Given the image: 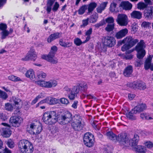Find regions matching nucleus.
Wrapping results in <instances>:
<instances>
[{
    "label": "nucleus",
    "instance_id": "f257e3e1",
    "mask_svg": "<svg viewBox=\"0 0 153 153\" xmlns=\"http://www.w3.org/2000/svg\"><path fill=\"white\" fill-rule=\"evenodd\" d=\"M139 41L137 39H134L131 36H128L122 41L119 42V43L120 45L123 44H126L121 47V50L125 51L128 50L134 46Z\"/></svg>",
    "mask_w": 153,
    "mask_h": 153
},
{
    "label": "nucleus",
    "instance_id": "f03ea898",
    "mask_svg": "<svg viewBox=\"0 0 153 153\" xmlns=\"http://www.w3.org/2000/svg\"><path fill=\"white\" fill-rule=\"evenodd\" d=\"M18 147L19 150L22 153H32L34 150L31 143L25 139L19 142Z\"/></svg>",
    "mask_w": 153,
    "mask_h": 153
},
{
    "label": "nucleus",
    "instance_id": "7ed1b4c3",
    "mask_svg": "<svg viewBox=\"0 0 153 153\" xmlns=\"http://www.w3.org/2000/svg\"><path fill=\"white\" fill-rule=\"evenodd\" d=\"M57 116L56 111H48L44 114L42 119L45 124L52 125L55 124L57 121Z\"/></svg>",
    "mask_w": 153,
    "mask_h": 153
},
{
    "label": "nucleus",
    "instance_id": "20e7f679",
    "mask_svg": "<svg viewBox=\"0 0 153 153\" xmlns=\"http://www.w3.org/2000/svg\"><path fill=\"white\" fill-rule=\"evenodd\" d=\"M58 117V122L61 124L65 125L68 124L73 120V117L71 113L68 111L62 110L61 114Z\"/></svg>",
    "mask_w": 153,
    "mask_h": 153
},
{
    "label": "nucleus",
    "instance_id": "39448f33",
    "mask_svg": "<svg viewBox=\"0 0 153 153\" xmlns=\"http://www.w3.org/2000/svg\"><path fill=\"white\" fill-rule=\"evenodd\" d=\"M71 124V127L75 131H81L84 126L82 119L79 116L76 115L73 117V120Z\"/></svg>",
    "mask_w": 153,
    "mask_h": 153
},
{
    "label": "nucleus",
    "instance_id": "423d86ee",
    "mask_svg": "<svg viewBox=\"0 0 153 153\" xmlns=\"http://www.w3.org/2000/svg\"><path fill=\"white\" fill-rule=\"evenodd\" d=\"M146 45L144 41L141 40L135 47V50L137 52V56L139 59H142L146 54V52L144 49Z\"/></svg>",
    "mask_w": 153,
    "mask_h": 153
},
{
    "label": "nucleus",
    "instance_id": "0eeeda50",
    "mask_svg": "<svg viewBox=\"0 0 153 153\" xmlns=\"http://www.w3.org/2000/svg\"><path fill=\"white\" fill-rule=\"evenodd\" d=\"M57 48L55 46H53L51 48V50L48 55H42L41 56V58L45 59L49 62L54 63L56 62L53 58L55 54L57 51Z\"/></svg>",
    "mask_w": 153,
    "mask_h": 153
},
{
    "label": "nucleus",
    "instance_id": "6e6552de",
    "mask_svg": "<svg viewBox=\"0 0 153 153\" xmlns=\"http://www.w3.org/2000/svg\"><path fill=\"white\" fill-rule=\"evenodd\" d=\"M83 139L84 143L86 146L90 147L93 145L94 139L93 135L91 133L87 132L85 133Z\"/></svg>",
    "mask_w": 153,
    "mask_h": 153
},
{
    "label": "nucleus",
    "instance_id": "1a4fd4ad",
    "mask_svg": "<svg viewBox=\"0 0 153 153\" xmlns=\"http://www.w3.org/2000/svg\"><path fill=\"white\" fill-rule=\"evenodd\" d=\"M119 143L123 145L128 147L130 145L129 138L126 133H121L118 135L117 140Z\"/></svg>",
    "mask_w": 153,
    "mask_h": 153
},
{
    "label": "nucleus",
    "instance_id": "9d476101",
    "mask_svg": "<svg viewBox=\"0 0 153 153\" xmlns=\"http://www.w3.org/2000/svg\"><path fill=\"white\" fill-rule=\"evenodd\" d=\"M29 127L33 134H39L42 130V124L39 122L33 123L29 125Z\"/></svg>",
    "mask_w": 153,
    "mask_h": 153
},
{
    "label": "nucleus",
    "instance_id": "9b49d317",
    "mask_svg": "<svg viewBox=\"0 0 153 153\" xmlns=\"http://www.w3.org/2000/svg\"><path fill=\"white\" fill-rule=\"evenodd\" d=\"M36 83L41 86L45 88H50L55 86L57 85V82L54 80L51 79L48 81L39 80Z\"/></svg>",
    "mask_w": 153,
    "mask_h": 153
},
{
    "label": "nucleus",
    "instance_id": "f8f14e48",
    "mask_svg": "<svg viewBox=\"0 0 153 153\" xmlns=\"http://www.w3.org/2000/svg\"><path fill=\"white\" fill-rule=\"evenodd\" d=\"M116 21L120 26H126L128 24V19L126 14H119L117 15Z\"/></svg>",
    "mask_w": 153,
    "mask_h": 153
},
{
    "label": "nucleus",
    "instance_id": "ddd939ff",
    "mask_svg": "<svg viewBox=\"0 0 153 153\" xmlns=\"http://www.w3.org/2000/svg\"><path fill=\"white\" fill-rule=\"evenodd\" d=\"M1 124L4 126L0 129L1 134L4 137H9L11 134V131L10 129V126L5 123H2Z\"/></svg>",
    "mask_w": 153,
    "mask_h": 153
},
{
    "label": "nucleus",
    "instance_id": "4468645a",
    "mask_svg": "<svg viewBox=\"0 0 153 153\" xmlns=\"http://www.w3.org/2000/svg\"><path fill=\"white\" fill-rule=\"evenodd\" d=\"M104 45L107 47H112L116 44V40L113 37L106 36L103 37L102 40Z\"/></svg>",
    "mask_w": 153,
    "mask_h": 153
},
{
    "label": "nucleus",
    "instance_id": "2eb2a0df",
    "mask_svg": "<svg viewBox=\"0 0 153 153\" xmlns=\"http://www.w3.org/2000/svg\"><path fill=\"white\" fill-rule=\"evenodd\" d=\"M114 18L110 16L106 18L105 19L102 20L99 23L94 25V26L95 27L98 28L105 25L106 23L108 24H114Z\"/></svg>",
    "mask_w": 153,
    "mask_h": 153
},
{
    "label": "nucleus",
    "instance_id": "dca6fc26",
    "mask_svg": "<svg viewBox=\"0 0 153 153\" xmlns=\"http://www.w3.org/2000/svg\"><path fill=\"white\" fill-rule=\"evenodd\" d=\"M23 121L22 119L20 117L14 116L10 118V123L13 126L19 127Z\"/></svg>",
    "mask_w": 153,
    "mask_h": 153
},
{
    "label": "nucleus",
    "instance_id": "f3484780",
    "mask_svg": "<svg viewBox=\"0 0 153 153\" xmlns=\"http://www.w3.org/2000/svg\"><path fill=\"white\" fill-rule=\"evenodd\" d=\"M131 86L134 89H138L144 90L146 88V86L145 83L141 81H134L130 84Z\"/></svg>",
    "mask_w": 153,
    "mask_h": 153
},
{
    "label": "nucleus",
    "instance_id": "a211bd4d",
    "mask_svg": "<svg viewBox=\"0 0 153 153\" xmlns=\"http://www.w3.org/2000/svg\"><path fill=\"white\" fill-rule=\"evenodd\" d=\"M37 57V55L35 52L34 49L31 48L27 53L25 57V59L26 60H31L34 61Z\"/></svg>",
    "mask_w": 153,
    "mask_h": 153
},
{
    "label": "nucleus",
    "instance_id": "6ab92c4d",
    "mask_svg": "<svg viewBox=\"0 0 153 153\" xmlns=\"http://www.w3.org/2000/svg\"><path fill=\"white\" fill-rule=\"evenodd\" d=\"M144 15L146 18L151 19L153 18V6H149L144 10Z\"/></svg>",
    "mask_w": 153,
    "mask_h": 153
},
{
    "label": "nucleus",
    "instance_id": "aec40b11",
    "mask_svg": "<svg viewBox=\"0 0 153 153\" xmlns=\"http://www.w3.org/2000/svg\"><path fill=\"white\" fill-rule=\"evenodd\" d=\"M79 93L78 88L74 86L72 88L71 93L68 95V98L70 100H74Z\"/></svg>",
    "mask_w": 153,
    "mask_h": 153
},
{
    "label": "nucleus",
    "instance_id": "412c9836",
    "mask_svg": "<svg viewBox=\"0 0 153 153\" xmlns=\"http://www.w3.org/2000/svg\"><path fill=\"white\" fill-rule=\"evenodd\" d=\"M133 71L132 66L129 65L125 68L123 72V74L126 77H130L132 76Z\"/></svg>",
    "mask_w": 153,
    "mask_h": 153
},
{
    "label": "nucleus",
    "instance_id": "4be33fe9",
    "mask_svg": "<svg viewBox=\"0 0 153 153\" xmlns=\"http://www.w3.org/2000/svg\"><path fill=\"white\" fill-rule=\"evenodd\" d=\"M128 32L127 29H123L117 33L115 37L117 39H120L125 36Z\"/></svg>",
    "mask_w": 153,
    "mask_h": 153
},
{
    "label": "nucleus",
    "instance_id": "5701e85b",
    "mask_svg": "<svg viewBox=\"0 0 153 153\" xmlns=\"http://www.w3.org/2000/svg\"><path fill=\"white\" fill-rule=\"evenodd\" d=\"M139 140V137L137 134H134V137L132 139L129 138V143L130 145L131 146L134 147L137 145L138 142Z\"/></svg>",
    "mask_w": 153,
    "mask_h": 153
},
{
    "label": "nucleus",
    "instance_id": "b1692460",
    "mask_svg": "<svg viewBox=\"0 0 153 153\" xmlns=\"http://www.w3.org/2000/svg\"><path fill=\"white\" fill-rule=\"evenodd\" d=\"M142 13L137 10L133 11L130 14L132 18L138 19H140L142 18Z\"/></svg>",
    "mask_w": 153,
    "mask_h": 153
},
{
    "label": "nucleus",
    "instance_id": "393cba45",
    "mask_svg": "<svg viewBox=\"0 0 153 153\" xmlns=\"http://www.w3.org/2000/svg\"><path fill=\"white\" fill-rule=\"evenodd\" d=\"M146 108V106L145 104H140L138 105L134 108L137 113H139L140 112L145 110Z\"/></svg>",
    "mask_w": 153,
    "mask_h": 153
},
{
    "label": "nucleus",
    "instance_id": "a878e982",
    "mask_svg": "<svg viewBox=\"0 0 153 153\" xmlns=\"http://www.w3.org/2000/svg\"><path fill=\"white\" fill-rule=\"evenodd\" d=\"M120 6L124 9L129 10L131 9L132 5L128 1H124L121 2Z\"/></svg>",
    "mask_w": 153,
    "mask_h": 153
},
{
    "label": "nucleus",
    "instance_id": "bb28decb",
    "mask_svg": "<svg viewBox=\"0 0 153 153\" xmlns=\"http://www.w3.org/2000/svg\"><path fill=\"white\" fill-rule=\"evenodd\" d=\"M153 57V56L149 55L146 60L144 64V67L146 70H147L149 68H150L151 66V60Z\"/></svg>",
    "mask_w": 153,
    "mask_h": 153
},
{
    "label": "nucleus",
    "instance_id": "cd10ccee",
    "mask_svg": "<svg viewBox=\"0 0 153 153\" xmlns=\"http://www.w3.org/2000/svg\"><path fill=\"white\" fill-rule=\"evenodd\" d=\"M107 138L112 141H116L117 140V137L112 132L108 131L106 134Z\"/></svg>",
    "mask_w": 153,
    "mask_h": 153
},
{
    "label": "nucleus",
    "instance_id": "c85d7f7f",
    "mask_svg": "<svg viewBox=\"0 0 153 153\" xmlns=\"http://www.w3.org/2000/svg\"><path fill=\"white\" fill-rule=\"evenodd\" d=\"M136 111L134 108L132 109L129 112L126 114V116L128 118L131 120H135L136 119V117L134 115V114H136Z\"/></svg>",
    "mask_w": 153,
    "mask_h": 153
},
{
    "label": "nucleus",
    "instance_id": "c756f323",
    "mask_svg": "<svg viewBox=\"0 0 153 153\" xmlns=\"http://www.w3.org/2000/svg\"><path fill=\"white\" fill-rule=\"evenodd\" d=\"M74 87H76L78 88V92H82L85 91L88 88L87 85L86 83H83V84H81L79 86H75Z\"/></svg>",
    "mask_w": 153,
    "mask_h": 153
},
{
    "label": "nucleus",
    "instance_id": "7c9ffc66",
    "mask_svg": "<svg viewBox=\"0 0 153 153\" xmlns=\"http://www.w3.org/2000/svg\"><path fill=\"white\" fill-rule=\"evenodd\" d=\"M74 87H76L78 88V92H82L85 91L88 88L87 85L86 83H83V84H81L79 86H75Z\"/></svg>",
    "mask_w": 153,
    "mask_h": 153
},
{
    "label": "nucleus",
    "instance_id": "2f4dec72",
    "mask_svg": "<svg viewBox=\"0 0 153 153\" xmlns=\"http://www.w3.org/2000/svg\"><path fill=\"white\" fill-rule=\"evenodd\" d=\"M26 76L30 78V79H33L35 78V76L34 72L32 69H30L27 71L25 74Z\"/></svg>",
    "mask_w": 153,
    "mask_h": 153
},
{
    "label": "nucleus",
    "instance_id": "473e14b6",
    "mask_svg": "<svg viewBox=\"0 0 153 153\" xmlns=\"http://www.w3.org/2000/svg\"><path fill=\"white\" fill-rule=\"evenodd\" d=\"M88 18L90 23H94L97 21L98 18V15L97 13L93 14L89 18Z\"/></svg>",
    "mask_w": 153,
    "mask_h": 153
},
{
    "label": "nucleus",
    "instance_id": "72a5a7b5",
    "mask_svg": "<svg viewBox=\"0 0 153 153\" xmlns=\"http://www.w3.org/2000/svg\"><path fill=\"white\" fill-rule=\"evenodd\" d=\"M92 29L91 28H90L86 31L85 35L87 36V37L85 40L83 42V43L86 42L91 39V35L92 34Z\"/></svg>",
    "mask_w": 153,
    "mask_h": 153
},
{
    "label": "nucleus",
    "instance_id": "f704fd0d",
    "mask_svg": "<svg viewBox=\"0 0 153 153\" xmlns=\"http://www.w3.org/2000/svg\"><path fill=\"white\" fill-rule=\"evenodd\" d=\"M59 45L65 48L69 47L72 45V43L70 42H65L63 39H61L59 42Z\"/></svg>",
    "mask_w": 153,
    "mask_h": 153
},
{
    "label": "nucleus",
    "instance_id": "c9c22d12",
    "mask_svg": "<svg viewBox=\"0 0 153 153\" xmlns=\"http://www.w3.org/2000/svg\"><path fill=\"white\" fill-rule=\"evenodd\" d=\"M55 0H48L47 4V7L46 9L48 13H49L50 12L52 5Z\"/></svg>",
    "mask_w": 153,
    "mask_h": 153
},
{
    "label": "nucleus",
    "instance_id": "e433bc0d",
    "mask_svg": "<svg viewBox=\"0 0 153 153\" xmlns=\"http://www.w3.org/2000/svg\"><path fill=\"white\" fill-rule=\"evenodd\" d=\"M97 4L95 2H91L88 5V13L91 12L97 7Z\"/></svg>",
    "mask_w": 153,
    "mask_h": 153
},
{
    "label": "nucleus",
    "instance_id": "4c0bfd02",
    "mask_svg": "<svg viewBox=\"0 0 153 153\" xmlns=\"http://www.w3.org/2000/svg\"><path fill=\"white\" fill-rule=\"evenodd\" d=\"M57 38V33H55L51 34L47 38V41L48 42L50 43Z\"/></svg>",
    "mask_w": 153,
    "mask_h": 153
},
{
    "label": "nucleus",
    "instance_id": "58836bf2",
    "mask_svg": "<svg viewBox=\"0 0 153 153\" xmlns=\"http://www.w3.org/2000/svg\"><path fill=\"white\" fill-rule=\"evenodd\" d=\"M137 8L140 10H143L147 7V4L143 2H140L137 4Z\"/></svg>",
    "mask_w": 153,
    "mask_h": 153
},
{
    "label": "nucleus",
    "instance_id": "ea45409f",
    "mask_svg": "<svg viewBox=\"0 0 153 153\" xmlns=\"http://www.w3.org/2000/svg\"><path fill=\"white\" fill-rule=\"evenodd\" d=\"M135 148L138 153H143L145 152L146 150V148L140 145L137 146Z\"/></svg>",
    "mask_w": 153,
    "mask_h": 153
},
{
    "label": "nucleus",
    "instance_id": "a19ab883",
    "mask_svg": "<svg viewBox=\"0 0 153 153\" xmlns=\"http://www.w3.org/2000/svg\"><path fill=\"white\" fill-rule=\"evenodd\" d=\"M114 24H108L105 27V30L108 32L114 30Z\"/></svg>",
    "mask_w": 153,
    "mask_h": 153
},
{
    "label": "nucleus",
    "instance_id": "79ce46f5",
    "mask_svg": "<svg viewBox=\"0 0 153 153\" xmlns=\"http://www.w3.org/2000/svg\"><path fill=\"white\" fill-rule=\"evenodd\" d=\"M8 79L14 82H18L22 80L19 77L13 75L9 76H8Z\"/></svg>",
    "mask_w": 153,
    "mask_h": 153
},
{
    "label": "nucleus",
    "instance_id": "37998d69",
    "mask_svg": "<svg viewBox=\"0 0 153 153\" xmlns=\"http://www.w3.org/2000/svg\"><path fill=\"white\" fill-rule=\"evenodd\" d=\"M47 74L41 71L39 72L37 74V77L39 80L45 78Z\"/></svg>",
    "mask_w": 153,
    "mask_h": 153
},
{
    "label": "nucleus",
    "instance_id": "c03bdc74",
    "mask_svg": "<svg viewBox=\"0 0 153 153\" xmlns=\"http://www.w3.org/2000/svg\"><path fill=\"white\" fill-rule=\"evenodd\" d=\"M0 34L1 35V39H5L9 35V33L8 31L7 30H5L2 31L1 33Z\"/></svg>",
    "mask_w": 153,
    "mask_h": 153
},
{
    "label": "nucleus",
    "instance_id": "a18cd8bd",
    "mask_svg": "<svg viewBox=\"0 0 153 153\" xmlns=\"http://www.w3.org/2000/svg\"><path fill=\"white\" fill-rule=\"evenodd\" d=\"M140 117L143 119H145L148 120H151L152 119L153 120V117H149L147 114L145 113H142L141 114Z\"/></svg>",
    "mask_w": 153,
    "mask_h": 153
},
{
    "label": "nucleus",
    "instance_id": "49530a36",
    "mask_svg": "<svg viewBox=\"0 0 153 153\" xmlns=\"http://www.w3.org/2000/svg\"><path fill=\"white\" fill-rule=\"evenodd\" d=\"M48 104L50 105H53L57 103V100L54 98L48 97Z\"/></svg>",
    "mask_w": 153,
    "mask_h": 153
},
{
    "label": "nucleus",
    "instance_id": "de8ad7c7",
    "mask_svg": "<svg viewBox=\"0 0 153 153\" xmlns=\"http://www.w3.org/2000/svg\"><path fill=\"white\" fill-rule=\"evenodd\" d=\"M8 97L7 94L5 92L0 90V98L5 100Z\"/></svg>",
    "mask_w": 153,
    "mask_h": 153
},
{
    "label": "nucleus",
    "instance_id": "09e8293b",
    "mask_svg": "<svg viewBox=\"0 0 153 153\" xmlns=\"http://www.w3.org/2000/svg\"><path fill=\"white\" fill-rule=\"evenodd\" d=\"M4 107L5 109L8 111H11L13 109V107L12 105L9 103L5 104Z\"/></svg>",
    "mask_w": 153,
    "mask_h": 153
},
{
    "label": "nucleus",
    "instance_id": "8fccbe9b",
    "mask_svg": "<svg viewBox=\"0 0 153 153\" xmlns=\"http://www.w3.org/2000/svg\"><path fill=\"white\" fill-rule=\"evenodd\" d=\"M87 6L86 5H84L82 6L79 10V14L80 15L83 14L85 10L87 9Z\"/></svg>",
    "mask_w": 153,
    "mask_h": 153
},
{
    "label": "nucleus",
    "instance_id": "3c124183",
    "mask_svg": "<svg viewBox=\"0 0 153 153\" xmlns=\"http://www.w3.org/2000/svg\"><path fill=\"white\" fill-rule=\"evenodd\" d=\"M151 23L148 22L144 21L142 24L141 26L144 28L150 27Z\"/></svg>",
    "mask_w": 153,
    "mask_h": 153
},
{
    "label": "nucleus",
    "instance_id": "603ef678",
    "mask_svg": "<svg viewBox=\"0 0 153 153\" xmlns=\"http://www.w3.org/2000/svg\"><path fill=\"white\" fill-rule=\"evenodd\" d=\"M59 101L62 104L65 105H67L69 103L68 100L64 98L60 99Z\"/></svg>",
    "mask_w": 153,
    "mask_h": 153
},
{
    "label": "nucleus",
    "instance_id": "864d4df0",
    "mask_svg": "<svg viewBox=\"0 0 153 153\" xmlns=\"http://www.w3.org/2000/svg\"><path fill=\"white\" fill-rule=\"evenodd\" d=\"M89 20L88 18L82 20V24L80 25L81 27H84L88 24Z\"/></svg>",
    "mask_w": 153,
    "mask_h": 153
},
{
    "label": "nucleus",
    "instance_id": "5fc2aeb1",
    "mask_svg": "<svg viewBox=\"0 0 153 153\" xmlns=\"http://www.w3.org/2000/svg\"><path fill=\"white\" fill-rule=\"evenodd\" d=\"M74 44L77 46H79L82 43L81 39L78 38L75 39L74 40Z\"/></svg>",
    "mask_w": 153,
    "mask_h": 153
},
{
    "label": "nucleus",
    "instance_id": "6e6d98bb",
    "mask_svg": "<svg viewBox=\"0 0 153 153\" xmlns=\"http://www.w3.org/2000/svg\"><path fill=\"white\" fill-rule=\"evenodd\" d=\"M7 144L8 146L11 148H13L14 146L13 141L11 139H9L8 140L7 142Z\"/></svg>",
    "mask_w": 153,
    "mask_h": 153
},
{
    "label": "nucleus",
    "instance_id": "4d7b16f0",
    "mask_svg": "<svg viewBox=\"0 0 153 153\" xmlns=\"http://www.w3.org/2000/svg\"><path fill=\"white\" fill-rule=\"evenodd\" d=\"M7 26L6 24L0 23V30L2 31L7 30Z\"/></svg>",
    "mask_w": 153,
    "mask_h": 153
},
{
    "label": "nucleus",
    "instance_id": "13d9d810",
    "mask_svg": "<svg viewBox=\"0 0 153 153\" xmlns=\"http://www.w3.org/2000/svg\"><path fill=\"white\" fill-rule=\"evenodd\" d=\"M13 102H14L15 105H17L16 106L19 108V105L21 104V100L19 99L16 98L15 100H13Z\"/></svg>",
    "mask_w": 153,
    "mask_h": 153
},
{
    "label": "nucleus",
    "instance_id": "bf43d9fd",
    "mask_svg": "<svg viewBox=\"0 0 153 153\" xmlns=\"http://www.w3.org/2000/svg\"><path fill=\"white\" fill-rule=\"evenodd\" d=\"M117 4L116 3L113 2L111 4L110 7V10L112 12L114 11L116 7Z\"/></svg>",
    "mask_w": 153,
    "mask_h": 153
},
{
    "label": "nucleus",
    "instance_id": "052dcab7",
    "mask_svg": "<svg viewBox=\"0 0 153 153\" xmlns=\"http://www.w3.org/2000/svg\"><path fill=\"white\" fill-rule=\"evenodd\" d=\"M145 146L148 148L151 149L153 147V144L151 142L148 141L145 143Z\"/></svg>",
    "mask_w": 153,
    "mask_h": 153
},
{
    "label": "nucleus",
    "instance_id": "680f3d73",
    "mask_svg": "<svg viewBox=\"0 0 153 153\" xmlns=\"http://www.w3.org/2000/svg\"><path fill=\"white\" fill-rule=\"evenodd\" d=\"M138 30V26L136 23H134L132 25V30L135 33Z\"/></svg>",
    "mask_w": 153,
    "mask_h": 153
},
{
    "label": "nucleus",
    "instance_id": "e2e57ef3",
    "mask_svg": "<svg viewBox=\"0 0 153 153\" xmlns=\"http://www.w3.org/2000/svg\"><path fill=\"white\" fill-rule=\"evenodd\" d=\"M7 118L5 114L2 113L0 114V119L2 121H5Z\"/></svg>",
    "mask_w": 153,
    "mask_h": 153
},
{
    "label": "nucleus",
    "instance_id": "0e129e2a",
    "mask_svg": "<svg viewBox=\"0 0 153 153\" xmlns=\"http://www.w3.org/2000/svg\"><path fill=\"white\" fill-rule=\"evenodd\" d=\"M78 102L77 101H75L74 102L73 104H72L71 107L74 109H76L77 108Z\"/></svg>",
    "mask_w": 153,
    "mask_h": 153
},
{
    "label": "nucleus",
    "instance_id": "69168bd1",
    "mask_svg": "<svg viewBox=\"0 0 153 153\" xmlns=\"http://www.w3.org/2000/svg\"><path fill=\"white\" fill-rule=\"evenodd\" d=\"M107 2H105L102 3L100 5V6L102 8V9L104 10L106 6Z\"/></svg>",
    "mask_w": 153,
    "mask_h": 153
},
{
    "label": "nucleus",
    "instance_id": "338daca9",
    "mask_svg": "<svg viewBox=\"0 0 153 153\" xmlns=\"http://www.w3.org/2000/svg\"><path fill=\"white\" fill-rule=\"evenodd\" d=\"M45 95L44 94L41 93L38 95L36 98L38 100L41 98H42L45 97Z\"/></svg>",
    "mask_w": 153,
    "mask_h": 153
},
{
    "label": "nucleus",
    "instance_id": "774afa93",
    "mask_svg": "<svg viewBox=\"0 0 153 153\" xmlns=\"http://www.w3.org/2000/svg\"><path fill=\"white\" fill-rule=\"evenodd\" d=\"M86 98L88 99H92L95 100H96L97 99L96 97H95L93 96L92 95H91L90 94H88L86 96Z\"/></svg>",
    "mask_w": 153,
    "mask_h": 153
}]
</instances>
